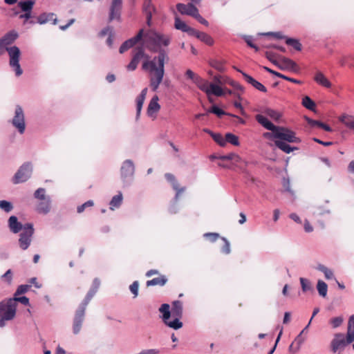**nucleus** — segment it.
I'll return each instance as SVG.
<instances>
[{
	"label": "nucleus",
	"instance_id": "obj_44",
	"mask_svg": "<svg viewBox=\"0 0 354 354\" xmlns=\"http://www.w3.org/2000/svg\"><path fill=\"white\" fill-rule=\"evenodd\" d=\"M145 100V97L140 96V95L138 96V97L136 99L137 115H139V114L142 110Z\"/></svg>",
	"mask_w": 354,
	"mask_h": 354
},
{
	"label": "nucleus",
	"instance_id": "obj_14",
	"mask_svg": "<svg viewBox=\"0 0 354 354\" xmlns=\"http://www.w3.org/2000/svg\"><path fill=\"white\" fill-rule=\"evenodd\" d=\"M143 30H140L138 33L134 37L125 41L120 47L119 52L124 53L129 48L134 46L142 37Z\"/></svg>",
	"mask_w": 354,
	"mask_h": 354
},
{
	"label": "nucleus",
	"instance_id": "obj_17",
	"mask_svg": "<svg viewBox=\"0 0 354 354\" xmlns=\"http://www.w3.org/2000/svg\"><path fill=\"white\" fill-rule=\"evenodd\" d=\"M122 0H113L110 10L109 19H118L120 17Z\"/></svg>",
	"mask_w": 354,
	"mask_h": 354
},
{
	"label": "nucleus",
	"instance_id": "obj_15",
	"mask_svg": "<svg viewBox=\"0 0 354 354\" xmlns=\"http://www.w3.org/2000/svg\"><path fill=\"white\" fill-rule=\"evenodd\" d=\"M176 8L182 15H187L193 17L194 18L198 12V8L191 3L187 5L180 3H178L176 5Z\"/></svg>",
	"mask_w": 354,
	"mask_h": 354
},
{
	"label": "nucleus",
	"instance_id": "obj_31",
	"mask_svg": "<svg viewBox=\"0 0 354 354\" xmlns=\"http://www.w3.org/2000/svg\"><path fill=\"white\" fill-rule=\"evenodd\" d=\"M317 288L320 296L325 297L327 294L328 286L323 281L319 280L317 285Z\"/></svg>",
	"mask_w": 354,
	"mask_h": 354
},
{
	"label": "nucleus",
	"instance_id": "obj_60",
	"mask_svg": "<svg viewBox=\"0 0 354 354\" xmlns=\"http://www.w3.org/2000/svg\"><path fill=\"white\" fill-rule=\"evenodd\" d=\"M263 35H271L276 39H283L284 37L281 32H268L266 33H263Z\"/></svg>",
	"mask_w": 354,
	"mask_h": 354
},
{
	"label": "nucleus",
	"instance_id": "obj_10",
	"mask_svg": "<svg viewBox=\"0 0 354 354\" xmlns=\"http://www.w3.org/2000/svg\"><path fill=\"white\" fill-rule=\"evenodd\" d=\"M11 122L21 134L24 133L26 129L25 116L24 111L19 105L16 106L15 116Z\"/></svg>",
	"mask_w": 354,
	"mask_h": 354
},
{
	"label": "nucleus",
	"instance_id": "obj_63",
	"mask_svg": "<svg viewBox=\"0 0 354 354\" xmlns=\"http://www.w3.org/2000/svg\"><path fill=\"white\" fill-rule=\"evenodd\" d=\"M185 32H187L190 36H194V37H197L198 30L189 26V28H187V30Z\"/></svg>",
	"mask_w": 354,
	"mask_h": 354
},
{
	"label": "nucleus",
	"instance_id": "obj_55",
	"mask_svg": "<svg viewBox=\"0 0 354 354\" xmlns=\"http://www.w3.org/2000/svg\"><path fill=\"white\" fill-rule=\"evenodd\" d=\"M30 288V285L19 286L16 290L15 296L26 293L29 290Z\"/></svg>",
	"mask_w": 354,
	"mask_h": 354
},
{
	"label": "nucleus",
	"instance_id": "obj_45",
	"mask_svg": "<svg viewBox=\"0 0 354 354\" xmlns=\"http://www.w3.org/2000/svg\"><path fill=\"white\" fill-rule=\"evenodd\" d=\"M34 195L36 198H38L41 201L48 198L45 195V189L44 188H39L38 189H37Z\"/></svg>",
	"mask_w": 354,
	"mask_h": 354
},
{
	"label": "nucleus",
	"instance_id": "obj_59",
	"mask_svg": "<svg viewBox=\"0 0 354 354\" xmlns=\"http://www.w3.org/2000/svg\"><path fill=\"white\" fill-rule=\"evenodd\" d=\"M199 23H201V24L205 26H209V23L208 21L204 19L200 14L199 12L197 13V15L195 16L194 17Z\"/></svg>",
	"mask_w": 354,
	"mask_h": 354
},
{
	"label": "nucleus",
	"instance_id": "obj_48",
	"mask_svg": "<svg viewBox=\"0 0 354 354\" xmlns=\"http://www.w3.org/2000/svg\"><path fill=\"white\" fill-rule=\"evenodd\" d=\"M204 237H205L210 242H215L219 238V234L215 232H208L204 234Z\"/></svg>",
	"mask_w": 354,
	"mask_h": 354
},
{
	"label": "nucleus",
	"instance_id": "obj_3",
	"mask_svg": "<svg viewBox=\"0 0 354 354\" xmlns=\"http://www.w3.org/2000/svg\"><path fill=\"white\" fill-rule=\"evenodd\" d=\"M185 75L187 79L190 80L194 84H195L201 91L206 93L209 101H211L210 95H214L219 97L224 94L221 86L213 83H209L207 80L202 78L191 69H187Z\"/></svg>",
	"mask_w": 354,
	"mask_h": 354
},
{
	"label": "nucleus",
	"instance_id": "obj_41",
	"mask_svg": "<svg viewBox=\"0 0 354 354\" xmlns=\"http://www.w3.org/2000/svg\"><path fill=\"white\" fill-rule=\"evenodd\" d=\"M265 55H266V57L270 62H271L273 64L277 66V64L279 62V59H277V55L276 53L271 52V51H266Z\"/></svg>",
	"mask_w": 354,
	"mask_h": 354
},
{
	"label": "nucleus",
	"instance_id": "obj_4",
	"mask_svg": "<svg viewBox=\"0 0 354 354\" xmlns=\"http://www.w3.org/2000/svg\"><path fill=\"white\" fill-rule=\"evenodd\" d=\"M96 290L94 289L90 290L86 294L85 298L80 304L78 308L75 311V316L73 322V332L74 334H78L82 328V326L85 317V311L87 305L95 294Z\"/></svg>",
	"mask_w": 354,
	"mask_h": 354
},
{
	"label": "nucleus",
	"instance_id": "obj_16",
	"mask_svg": "<svg viewBox=\"0 0 354 354\" xmlns=\"http://www.w3.org/2000/svg\"><path fill=\"white\" fill-rule=\"evenodd\" d=\"M158 95H154L150 100L147 107V114L149 117L155 118L160 111V105L158 104Z\"/></svg>",
	"mask_w": 354,
	"mask_h": 354
},
{
	"label": "nucleus",
	"instance_id": "obj_28",
	"mask_svg": "<svg viewBox=\"0 0 354 354\" xmlns=\"http://www.w3.org/2000/svg\"><path fill=\"white\" fill-rule=\"evenodd\" d=\"M50 198L41 201L38 205L37 209L39 212L46 214L50 211Z\"/></svg>",
	"mask_w": 354,
	"mask_h": 354
},
{
	"label": "nucleus",
	"instance_id": "obj_58",
	"mask_svg": "<svg viewBox=\"0 0 354 354\" xmlns=\"http://www.w3.org/2000/svg\"><path fill=\"white\" fill-rule=\"evenodd\" d=\"M255 88H257V90L260 91H262L263 93H266L267 92V88L261 84L259 82L255 80L253 85H252Z\"/></svg>",
	"mask_w": 354,
	"mask_h": 354
},
{
	"label": "nucleus",
	"instance_id": "obj_7",
	"mask_svg": "<svg viewBox=\"0 0 354 354\" xmlns=\"http://www.w3.org/2000/svg\"><path fill=\"white\" fill-rule=\"evenodd\" d=\"M6 51L10 57V66L15 71L16 75L20 76L23 73V71L19 64V57L21 55L19 48L17 46H14L6 48Z\"/></svg>",
	"mask_w": 354,
	"mask_h": 354
},
{
	"label": "nucleus",
	"instance_id": "obj_38",
	"mask_svg": "<svg viewBox=\"0 0 354 354\" xmlns=\"http://www.w3.org/2000/svg\"><path fill=\"white\" fill-rule=\"evenodd\" d=\"M0 208L6 212H10L12 210L13 206L10 202L7 201H0Z\"/></svg>",
	"mask_w": 354,
	"mask_h": 354
},
{
	"label": "nucleus",
	"instance_id": "obj_5",
	"mask_svg": "<svg viewBox=\"0 0 354 354\" xmlns=\"http://www.w3.org/2000/svg\"><path fill=\"white\" fill-rule=\"evenodd\" d=\"M15 299H4L0 302V327L6 325V322L12 320L16 315Z\"/></svg>",
	"mask_w": 354,
	"mask_h": 354
},
{
	"label": "nucleus",
	"instance_id": "obj_40",
	"mask_svg": "<svg viewBox=\"0 0 354 354\" xmlns=\"http://www.w3.org/2000/svg\"><path fill=\"white\" fill-rule=\"evenodd\" d=\"M300 283H301L302 290L304 292H307L308 290H312L311 283L308 279L301 277Z\"/></svg>",
	"mask_w": 354,
	"mask_h": 354
},
{
	"label": "nucleus",
	"instance_id": "obj_1",
	"mask_svg": "<svg viewBox=\"0 0 354 354\" xmlns=\"http://www.w3.org/2000/svg\"><path fill=\"white\" fill-rule=\"evenodd\" d=\"M146 59L143 62L142 68L145 71H149L150 73L149 85L153 91H156L163 80L165 75V64L169 60L167 53L160 49L157 56L153 57L151 60H149V56L145 53L142 47H137L133 50V57L127 66V69L133 71L142 59Z\"/></svg>",
	"mask_w": 354,
	"mask_h": 354
},
{
	"label": "nucleus",
	"instance_id": "obj_43",
	"mask_svg": "<svg viewBox=\"0 0 354 354\" xmlns=\"http://www.w3.org/2000/svg\"><path fill=\"white\" fill-rule=\"evenodd\" d=\"M266 114L274 120H279L281 117V114L279 112L273 109H268Z\"/></svg>",
	"mask_w": 354,
	"mask_h": 354
},
{
	"label": "nucleus",
	"instance_id": "obj_13",
	"mask_svg": "<svg viewBox=\"0 0 354 354\" xmlns=\"http://www.w3.org/2000/svg\"><path fill=\"white\" fill-rule=\"evenodd\" d=\"M345 336L343 333H336L330 342L331 351L336 353L337 351H342L346 346Z\"/></svg>",
	"mask_w": 354,
	"mask_h": 354
},
{
	"label": "nucleus",
	"instance_id": "obj_21",
	"mask_svg": "<svg viewBox=\"0 0 354 354\" xmlns=\"http://www.w3.org/2000/svg\"><path fill=\"white\" fill-rule=\"evenodd\" d=\"M156 9L151 4V0H145L143 3V11L146 15L147 23L148 26H151V21L152 13L155 12Z\"/></svg>",
	"mask_w": 354,
	"mask_h": 354
},
{
	"label": "nucleus",
	"instance_id": "obj_18",
	"mask_svg": "<svg viewBox=\"0 0 354 354\" xmlns=\"http://www.w3.org/2000/svg\"><path fill=\"white\" fill-rule=\"evenodd\" d=\"M171 313L174 319H177L178 322H180V319L183 316V303L180 301H174L172 303Z\"/></svg>",
	"mask_w": 354,
	"mask_h": 354
},
{
	"label": "nucleus",
	"instance_id": "obj_56",
	"mask_svg": "<svg viewBox=\"0 0 354 354\" xmlns=\"http://www.w3.org/2000/svg\"><path fill=\"white\" fill-rule=\"evenodd\" d=\"M234 68L237 71L240 72V73L243 75V77H244L245 80L248 84H250L251 85H253V84H254V81H255L256 80H254L252 77H251L250 75H248L247 73H245L243 72L242 71H241V70H239V69L236 68V67H234Z\"/></svg>",
	"mask_w": 354,
	"mask_h": 354
},
{
	"label": "nucleus",
	"instance_id": "obj_42",
	"mask_svg": "<svg viewBox=\"0 0 354 354\" xmlns=\"http://www.w3.org/2000/svg\"><path fill=\"white\" fill-rule=\"evenodd\" d=\"M344 319L342 316L333 317L330 320V324L332 325L333 328H337L342 325Z\"/></svg>",
	"mask_w": 354,
	"mask_h": 354
},
{
	"label": "nucleus",
	"instance_id": "obj_25",
	"mask_svg": "<svg viewBox=\"0 0 354 354\" xmlns=\"http://www.w3.org/2000/svg\"><path fill=\"white\" fill-rule=\"evenodd\" d=\"M167 281V279L164 275H160L158 277L153 278L151 280L147 281L146 285L147 287L152 286H164Z\"/></svg>",
	"mask_w": 354,
	"mask_h": 354
},
{
	"label": "nucleus",
	"instance_id": "obj_36",
	"mask_svg": "<svg viewBox=\"0 0 354 354\" xmlns=\"http://www.w3.org/2000/svg\"><path fill=\"white\" fill-rule=\"evenodd\" d=\"M286 44L292 46L295 50L300 51L301 50V43L295 39L288 38L286 40Z\"/></svg>",
	"mask_w": 354,
	"mask_h": 354
},
{
	"label": "nucleus",
	"instance_id": "obj_2",
	"mask_svg": "<svg viewBox=\"0 0 354 354\" xmlns=\"http://www.w3.org/2000/svg\"><path fill=\"white\" fill-rule=\"evenodd\" d=\"M256 120L261 124L266 129L270 132H266L263 134L265 138L274 140L277 147L286 153H290L298 148L291 147L286 142L299 143L301 142L300 138L296 136V133L286 127L276 126L270 122L268 118L263 115L258 114L255 117Z\"/></svg>",
	"mask_w": 354,
	"mask_h": 354
},
{
	"label": "nucleus",
	"instance_id": "obj_22",
	"mask_svg": "<svg viewBox=\"0 0 354 354\" xmlns=\"http://www.w3.org/2000/svg\"><path fill=\"white\" fill-rule=\"evenodd\" d=\"M18 37V34L15 30L10 31L6 34L0 41L8 47V45L12 44Z\"/></svg>",
	"mask_w": 354,
	"mask_h": 354
},
{
	"label": "nucleus",
	"instance_id": "obj_32",
	"mask_svg": "<svg viewBox=\"0 0 354 354\" xmlns=\"http://www.w3.org/2000/svg\"><path fill=\"white\" fill-rule=\"evenodd\" d=\"M225 140L226 142H229L234 146H239L240 144L239 137L231 133L225 134Z\"/></svg>",
	"mask_w": 354,
	"mask_h": 354
},
{
	"label": "nucleus",
	"instance_id": "obj_8",
	"mask_svg": "<svg viewBox=\"0 0 354 354\" xmlns=\"http://www.w3.org/2000/svg\"><path fill=\"white\" fill-rule=\"evenodd\" d=\"M35 230L31 223H26L24 225V230L19 234V247L25 250L28 249L32 241V236Z\"/></svg>",
	"mask_w": 354,
	"mask_h": 354
},
{
	"label": "nucleus",
	"instance_id": "obj_6",
	"mask_svg": "<svg viewBox=\"0 0 354 354\" xmlns=\"http://www.w3.org/2000/svg\"><path fill=\"white\" fill-rule=\"evenodd\" d=\"M146 41L154 46L160 47L161 46H168L171 41V37L169 35L160 34L154 31H149L145 35Z\"/></svg>",
	"mask_w": 354,
	"mask_h": 354
},
{
	"label": "nucleus",
	"instance_id": "obj_37",
	"mask_svg": "<svg viewBox=\"0 0 354 354\" xmlns=\"http://www.w3.org/2000/svg\"><path fill=\"white\" fill-rule=\"evenodd\" d=\"M211 136L214 140L218 143L220 146L224 147L226 144L225 137L223 138L221 134L219 133H211Z\"/></svg>",
	"mask_w": 354,
	"mask_h": 354
},
{
	"label": "nucleus",
	"instance_id": "obj_47",
	"mask_svg": "<svg viewBox=\"0 0 354 354\" xmlns=\"http://www.w3.org/2000/svg\"><path fill=\"white\" fill-rule=\"evenodd\" d=\"M209 113H212L216 114L218 117L221 118L222 115H226L227 113L223 111L222 109H219L216 106H213L209 111Z\"/></svg>",
	"mask_w": 354,
	"mask_h": 354
},
{
	"label": "nucleus",
	"instance_id": "obj_35",
	"mask_svg": "<svg viewBox=\"0 0 354 354\" xmlns=\"http://www.w3.org/2000/svg\"><path fill=\"white\" fill-rule=\"evenodd\" d=\"M53 16H54L53 13H49V14L43 13L37 17V22L40 24H45V23L48 22V21L53 19Z\"/></svg>",
	"mask_w": 354,
	"mask_h": 354
},
{
	"label": "nucleus",
	"instance_id": "obj_11",
	"mask_svg": "<svg viewBox=\"0 0 354 354\" xmlns=\"http://www.w3.org/2000/svg\"><path fill=\"white\" fill-rule=\"evenodd\" d=\"M31 173L32 167L30 163H24L15 174L13 178V183L17 184L26 181L30 178Z\"/></svg>",
	"mask_w": 354,
	"mask_h": 354
},
{
	"label": "nucleus",
	"instance_id": "obj_57",
	"mask_svg": "<svg viewBox=\"0 0 354 354\" xmlns=\"http://www.w3.org/2000/svg\"><path fill=\"white\" fill-rule=\"evenodd\" d=\"M234 68L237 71L240 72V73L243 75V77H244L245 80L248 84H250L251 85H253V84H254V81H255L256 80H254L252 77H251L250 75H248L247 73H245L243 72L242 71H241V70H239V69L236 68V67H234Z\"/></svg>",
	"mask_w": 354,
	"mask_h": 354
},
{
	"label": "nucleus",
	"instance_id": "obj_39",
	"mask_svg": "<svg viewBox=\"0 0 354 354\" xmlns=\"http://www.w3.org/2000/svg\"><path fill=\"white\" fill-rule=\"evenodd\" d=\"M210 65L212 67L214 68L215 69H216L218 71L222 72L225 70L224 63L222 61L212 60L210 62Z\"/></svg>",
	"mask_w": 354,
	"mask_h": 354
},
{
	"label": "nucleus",
	"instance_id": "obj_26",
	"mask_svg": "<svg viewBox=\"0 0 354 354\" xmlns=\"http://www.w3.org/2000/svg\"><path fill=\"white\" fill-rule=\"evenodd\" d=\"M122 194L121 192H119L118 194L114 196L109 203V208L111 210H114L115 208H118L122 202Z\"/></svg>",
	"mask_w": 354,
	"mask_h": 354
},
{
	"label": "nucleus",
	"instance_id": "obj_61",
	"mask_svg": "<svg viewBox=\"0 0 354 354\" xmlns=\"http://www.w3.org/2000/svg\"><path fill=\"white\" fill-rule=\"evenodd\" d=\"M2 277L4 278L8 283H10L12 279L11 270H7V272L2 276Z\"/></svg>",
	"mask_w": 354,
	"mask_h": 354
},
{
	"label": "nucleus",
	"instance_id": "obj_49",
	"mask_svg": "<svg viewBox=\"0 0 354 354\" xmlns=\"http://www.w3.org/2000/svg\"><path fill=\"white\" fill-rule=\"evenodd\" d=\"M347 344L352 343L354 341V330L348 327L346 338H345Z\"/></svg>",
	"mask_w": 354,
	"mask_h": 354
},
{
	"label": "nucleus",
	"instance_id": "obj_62",
	"mask_svg": "<svg viewBox=\"0 0 354 354\" xmlns=\"http://www.w3.org/2000/svg\"><path fill=\"white\" fill-rule=\"evenodd\" d=\"M232 162L236 165V166H241V164L243 162L241 158L236 153H234V159H232Z\"/></svg>",
	"mask_w": 354,
	"mask_h": 354
},
{
	"label": "nucleus",
	"instance_id": "obj_51",
	"mask_svg": "<svg viewBox=\"0 0 354 354\" xmlns=\"http://www.w3.org/2000/svg\"><path fill=\"white\" fill-rule=\"evenodd\" d=\"M224 242V245L221 248V252L225 254H228L230 253V245L229 241L224 237L221 238Z\"/></svg>",
	"mask_w": 354,
	"mask_h": 354
},
{
	"label": "nucleus",
	"instance_id": "obj_20",
	"mask_svg": "<svg viewBox=\"0 0 354 354\" xmlns=\"http://www.w3.org/2000/svg\"><path fill=\"white\" fill-rule=\"evenodd\" d=\"M8 227L10 231L17 234L21 230H24V225H22L20 222L18 221L17 216H11L8 219Z\"/></svg>",
	"mask_w": 354,
	"mask_h": 354
},
{
	"label": "nucleus",
	"instance_id": "obj_29",
	"mask_svg": "<svg viewBox=\"0 0 354 354\" xmlns=\"http://www.w3.org/2000/svg\"><path fill=\"white\" fill-rule=\"evenodd\" d=\"M196 38L209 46H212L214 44V39L212 37L203 32L198 31Z\"/></svg>",
	"mask_w": 354,
	"mask_h": 354
},
{
	"label": "nucleus",
	"instance_id": "obj_24",
	"mask_svg": "<svg viewBox=\"0 0 354 354\" xmlns=\"http://www.w3.org/2000/svg\"><path fill=\"white\" fill-rule=\"evenodd\" d=\"M339 120L348 129L354 130V116L344 114L339 118Z\"/></svg>",
	"mask_w": 354,
	"mask_h": 354
},
{
	"label": "nucleus",
	"instance_id": "obj_64",
	"mask_svg": "<svg viewBox=\"0 0 354 354\" xmlns=\"http://www.w3.org/2000/svg\"><path fill=\"white\" fill-rule=\"evenodd\" d=\"M138 354H158V351L156 349L144 350Z\"/></svg>",
	"mask_w": 354,
	"mask_h": 354
},
{
	"label": "nucleus",
	"instance_id": "obj_54",
	"mask_svg": "<svg viewBox=\"0 0 354 354\" xmlns=\"http://www.w3.org/2000/svg\"><path fill=\"white\" fill-rule=\"evenodd\" d=\"M93 204H94L93 201L91 200H89V201H86V203H84V204H82V205L78 206L77 211L78 213H82L84 211V209L86 207H92L93 205Z\"/></svg>",
	"mask_w": 354,
	"mask_h": 354
},
{
	"label": "nucleus",
	"instance_id": "obj_53",
	"mask_svg": "<svg viewBox=\"0 0 354 354\" xmlns=\"http://www.w3.org/2000/svg\"><path fill=\"white\" fill-rule=\"evenodd\" d=\"M10 299H15V308L17 309V301H19L21 302V304H23L24 305H28L29 304V299L28 297H25V296H23V297H17L15 296V297L14 298H10Z\"/></svg>",
	"mask_w": 354,
	"mask_h": 354
},
{
	"label": "nucleus",
	"instance_id": "obj_46",
	"mask_svg": "<svg viewBox=\"0 0 354 354\" xmlns=\"http://www.w3.org/2000/svg\"><path fill=\"white\" fill-rule=\"evenodd\" d=\"M171 184L174 189H175L176 191V198H178L180 194H182L185 190V187L180 188L179 186V184L176 180L174 182L171 183Z\"/></svg>",
	"mask_w": 354,
	"mask_h": 354
},
{
	"label": "nucleus",
	"instance_id": "obj_30",
	"mask_svg": "<svg viewBox=\"0 0 354 354\" xmlns=\"http://www.w3.org/2000/svg\"><path fill=\"white\" fill-rule=\"evenodd\" d=\"M317 269L324 274L326 279H332L334 278L333 272L325 266L319 264L318 265Z\"/></svg>",
	"mask_w": 354,
	"mask_h": 354
},
{
	"label": "nucleus",
	"instance_id": "obj_52",
	"mask_svg": "<svg viewBox=\"0 0 354 354\" xmlns=\"http://www.w3.org/2000/svg\"><path fill=\"white\" fill-rule=\"evenodd\" d=\"M306 121L308 122V124L311 127H318V128H322V125H323V122H321V121H319V120H313V119H310V118H306Z\"/></svg>",
	"mask_w": 354,
	"mask_h": 354
},
{
	"label": "nucleus",
	"instance_id": "obj_34",
	"mask_svg": "<svg viewBox=\"0 0 354 354\" xmlns=\"http://www.w3.org/2000/svg\"><path fill=\"white\" fill-rule=\"evenodd\" d=\"M302 104L306 109L312 111L315 107V103L308 96H305L302 99Z\"/></svg>",
	"mask_w": 354,
	"mask_h": 354
},
{
	"label": "nucleus",
	"instance_id": "obj_12",
	"mask_svg": "<svg viewBox=\"0 0 354 354\" xmlns=\"http://www.w3.org/2000/svg\"><path fill=\"white\" fill-rule=\"evenodd\" d=\"M279 62L277 64V66L283 71H290L292 72H297L299 67L297 64L292 59L283 57L279 56Z\"/></svg>",
	"mask_w": 354,
	"mask_h": 354
},
{
	"label": "nucleus",
	"instance_id": "obj_33",
	"mask_svg": "<svg viewBox=\"0 0 354 354\" xmlns=\"http://www.w3.org/2000/svg\"><path fill=\"white\" fill-rule=\"evenodd\" d=\"M174 26L176 29L180 30L185 32L189 28V26H187L184 21H181L178 17L175 18Z\"/></svg>",
	"mask_w": 354,
	"mask_h": 354
},
{
	"label": "nucleus",
	"instance_id": "obj_27",
	"mask_svg": "<svg viewBox=\"0 0 354 354\" xmlns=\"http://www.w3.org/2000/svg\"><path fill=\"white\" fill-rule=\"evenodd\" d=\"M34 5L35 1L32 0L21 1L18 3V6L24 12H32Z\"/></svg>",
	"mask_w": 354,
	"mask_h": 354
},
{
	"label": "nucleus",
	"instance_id": "obj_50",
	"mask_svg": "<svg viewBox=\"0 0 354 354\" xmlns=\"http://www.w3.org/2000/svg\"><path fill=\"white\" fill-rule=\"evenodd\" d=\"M139 283L138 281H135L132 284L130 285V291L133 294V297L136 298L138 295Z\"/></svg>",
	"mask_w": 354,
	"mask_h": 354
},
{
	"label": "nucleus",
	"instance_id": "obj_19",
	"mask_svg": "<svg viewBox=\"0 0 354 354\" xmlns=\"http://www.w3.org/2000/svg\"><path fill=\"white\" fill-rule=\"evenodd\" d=\"M134 173V165L133 162L127 160L123 162V165L121 167V175L122 177L126 178L127 177L131 176Z\"/></svg>",
	"mask_w": 354,
	"mask_h": 354
},
{
	"label": "nucleus",
	"instance_id": "obj_23",
	"mask_svg": "<svg viewBox=\"0 0 354 354\" xmlns=\"http://www.w3.org/2000/svg\"><path fill=\"white\" fill-rule=\"evenodd\" d=\"M314 80L318 84H319L324 87H326V88L331 87L330 82L320 71H318L316 73Z\"/></svg>",
	"mask_w": 354,
	"mask_h": 354
},
{
	"label": "nucleus",
	"instance_id": "obj_9",
	"mask_svg": "<svg viewBox=\"0 0 354 354\" xmlns=\"http://www.w3.org/2000/svg\"><path fill=\"white\" fill-rule=\"evenodd\" d=\"M159 311L162 314V320L164 323L171 328L177 330L183 326V323L178 322V319L170 320L171 313L170 310V306L167 304H163L159 308Z\"/></svg>",
	"mask_w": 354,
	"mask_h": 354
}]
</instances>
